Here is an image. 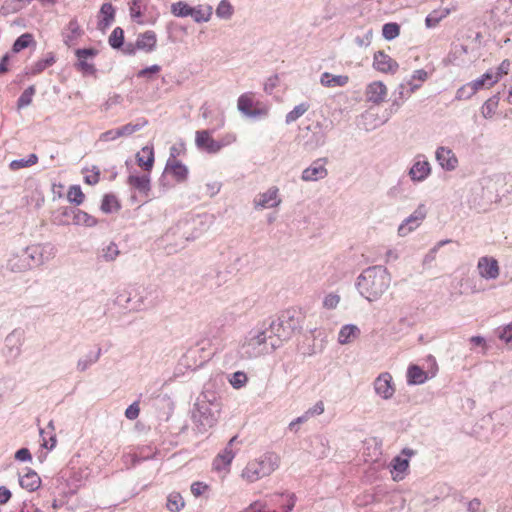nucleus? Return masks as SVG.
Returning <instances> with one entry per match:
<instances>
[{
  "mask_svg": "<svg viewBox=\"0 0 512 512\" xmlns=\"http://www.w3.org/2000/svg\"><path fill=\"white\" fill-rule=\"evenodd\" d=\"M222 410L220 397L212 391H203L192 411V421L199 433H205L216 425Z\"/></svg>",
  "mask_w": 512,
  "mask_h": 512,
  "instance_id": "1",
  "label": "nucleus"
},
{
  "mask_svg": "<svg viewBox=\"0 0 512 512\" xmlns=\"http://www.w3.org/2000/svg\"><path fill=\"white\" fill-rule=\"evenodd\" d=\"M391 276L387 268L375 265L366 268L357 278L356 287L360 295L369 302L378 300L389 288Z\"/></svg>",
  "mask_w": 512,
  "mask_h": 512,
  "instance_id": "2",
  "label": "nucleus"
},
{
  "mask_svg": "<svg viewBox=\"0 0 512 512\" xmlns=\"http://www.w3.org/2000/svg\"><path fill=\"white\" fill-rule=\"evenodd\" d=\"M280 347L279 341H274L266 327V322L261 326L251 329L240 345L239 354L242 359H253L272 353Z\"/></svg>",
  "mask_w": 512,
  "mask_h": 512,
  "instance_id": "3",
  "label": "nucleus"
},
{
  "mask_svg": "<svg viewBox=\"0 0 512 512\" xmlns=\"http://www.w3.org/2000/svg\"><path fill=\"white\" fill-rule=\"evenodd\" d=\"M279 463L280 458L276 453L267 452L259 458L249 461L241 475L243 479L253 483L272 474L279 467Z\"/></svg>",
  "mask_w": 512,
  "mask_h": 512,
  "instance_id": "4",
  "label": "nucleus"
},
{
  "mask_svg": "<svg viewBox=\"0 0 512 512\" xmlns=\"http://www.w3.org/2000/svg\"><path fill=\"white\" fill-rule=\"evenodd\" d=\"M266 327L270 336L274 341H279L280 345L283 341L289 340L301 328L298 318L294 317L290 311L282 313L277 319L266 323Z\"/></svg>",
  "mask_w": 512,
  "mask_h": 512,
  "instance_id": "5",
  "label": "nucleus"
},
{
  "mask_svg": "<svg viewBox=\"0 0 512 512\" xmlns=\"http://www.w3.org/2000/svg\"><path fill=\"white\" fill-rule=\"evenodd\" d=\"M280 505L283 512H290L295 506V497L293 494L277 493L269 496L268 500H257L251 503L241 512H277L275 506Z\"/></svg>",
  "mask_w": 512,
  "mask_h": 512,
  "instance_id": "6",
  "label": "nucleus"
},
{
  "mask_svg": "<svg viewBox=\"0 0 512 512\" xmlns=\"http://www.w3.org/2000/svg\"><path fill=\"white\" fill-rule=\"evenodd\" d=\"M23 250L31 269L44 265L56 255V249L50 243L33 244Z\"/></svg>",
  "mask_w": 512,
  "mask_h": 512,
  "instance_id": "7",
  "label": "nucleus"
},
{
  "mask_svg": "<svg viewBox=\"0 0 512 512\" xmlns=\"http://www.w3.org/2000/svg\"><path fill=\"white\" fill-rule=\"evenodd\" d=\"M327 158H318L314 160L309 167L302 171L301 179L305 182H313L324 179L328 175L326 169Z\"/></svg>",
  "mask_w": 512,
  "mask_h": 512,
  "instance_id": "8",
  "label": "nucleus"
},
{
  "mask_svg": "<svg viewBox=\"0 0 512 512\" xmlns=\"http://www.w3.org/2000/svg\"><path fill=\"white\" fill-rule=\"evenodd\" d=\"M426 217L425 205L420 204L417 209L408 216L398 227L399 236H406L420 226Z\"/></svg>",
  "mask_w": 512,
  "mask_h": 512,
  "instance_id": "9",
  "label": "nucleus"
},
{
  "mask_svg": "<svg viewBox=\"0 0 512 512\" xmlns=\"http://www.w3.org/2000/svg\"><path fill=\"white\" fill-rule=\"evenodd\" d=\"M373 386L375 393L384 400L391 399L395 393L393 378L389 372L379 374Z\"/></svg>",
  "mask_w": 512,
  "mask_h": 512,
  "instance_id": "10",
  "label": "nucleus"
},
{
  "mask_svg": "<svg viewBox=\"0 0 512 512\" xmlns=\"http://www.w3.org/2000/svg\"><path fill=\"white\" fill-rule=\"evenodd\" d=\"M190 222L187 220L179 221L176 226L170 228L165 234V240L170 241L173 237H179L180 242L176 243L181 248L184 247L186 241L195 240L198 237V234L188 233L190 229Z\"/></svg>",
  "mask_w": 512,
  "mask_h": 512,
  "instance_id": "11",
  "label": "nucleus"
},
{
  "mask_svg": "<svg viewBox=\"0 0 512 512\" xmlns=\"http://www.w3.org/2000/svg\"><path fill=\"white\" fill-rule=\"evenodd\" d=\"M215 130H200L196 132L195 144L198 149L209 154H216L221 150L218 140H214L211 135Z\"/></svg>",
  "mask_w": 512,
  "mask_h": 512,
  "instance_id": "12",
  "label": "nucleus"
},
{
  "mask_svg": "<svg viewBox=\"0 0 512 512\" xmlns=\"http://www.w3.org/2000/svg\"><path fill=\"white\" fill-rule=\"evenodd\" d=\"M253 203L255 209L278 207L281 204L279 189L276 186L270 187L266 192L258 194Z\"/></svg>",
  "mask_w": 512,
  "mask_h": 512,
  "instance_id": "13",
  "label": "nucleus"
},
{
  "mask_svg": "<svg viewBox=\"0 0 512 512\" xmlns=\"http://www.w3.org/2000/svg\"><path fill=\"white\" fill-rule=\"evenodd\" d=\"M98 54V50L95 48H80L75 51V55L78 59L75 67L78 71L84 74L93 75L96 73L94 64L87 62L88 57H95Z\"/></svg>",
  "mask_w": 512,
  "mask_h": 512,
  "instance_id": "14",
  "label": "nucleus"
},
{
  "mask_svg": "<svg viewBox=\"0 0 512 512\" xmlns=\"http://www.w3.org/2000/svg\"><path fill=\"white\" fill-rule=\"evenodd\" d=\"M176 148H171V155L170 158L166 162L165 170L164 172H170L172 173L173 177L177 182H184L188 177V168L181 163L180 161L176 160Z\"/></svg>",
  "mask_w": 512,
  "mask_h": 512,
  "instance_id": "15",
  "label": "nucleus"
},
{
  "mask_svg": "<svg viewBox=\"0 0 512 512\" xmlns=\"http://www.w3.org/2000/svg\"><path fill=\"white\" fill-rule=\"evenodd\" d=\"M477 268L480 276L486 280H494L500 273L498 261L488 256L479 259Z\"/></svg>",
  "mask_w": 512,
  "mask_h": 512,
  "instance_id": "16",
  "label": "nucleus"
},
{
  "mask_svg": "<svg viewBox=\"0 0 512 512\" xmlns=\"http://www.w3.org/2000/svg\"><path fill=\"white\" fill-rule=\"evenodd\" d=\"M373 67L383 73H395L399 64L384 51H377L374 54Z\"/></svg>",
  "mask_w": 512,
  "mask_h": 512,
  "instance_id": "17",
  "label": "nucleus"
},
{
  "mask_svg": "<svg viewBox=\"0 0 512 512\" xmlns=\"http://www.w3.org/2000/svg\"><path fill=\"white\" fill-rule=\"evenodd\" d=\"M431 173V167L427 160L424 159V156L419 155L416 158L415 163L409 169L408 175L411 180L414 182L424 181Z\"/></svg>",
  "mask_w": 512,
  "mask_h": 512,
  "instance_id": "18",
  "label": "nucleus"
},
{
  "mask_svg": "<svg viewBox=\"0 0 512 512\" xmlns=\"http://www.w3.org/2000/svg\"><path fill=\"white\" fill-rule=\"evenodd\" d=\"M435 154L436 160L444 170L453 171L458 166V159L450 148L438 147Z\"/></svg>",
  "mask_w": 512,
  "mask_h": 512,
  "instance_id": "19",
  "label": "nucleus"
},
{
  "mask_svg": "<svg viewBox=\"0 0 512 512\" xmlns=\"http://www.w3.org/2000/svg\"><path fill=\"white\" fill-rule=\"evenodd\" d=\"M365 96L368 102L380 104L387 96V88L381 81L372 82L367 86Z\"/></svg>",
  "mask_w": 512,
  "mask_h": 512,
  "instance_id": "20",
  "label": "nucleus"
},
{
  "mask_svg": "<svg viewBox=\"0 0 512 512\" xmlns=\"http://www.w3.org/2000/svg\"><path fill=\"white\" fill-rule=\"evenodd\" d=\"M24 254V250L22 249L20 252L13 253L10 258L7 260L6 267L8 270L14 273H22L28 270H31L30 265L27 261Z\"/></svg>",
  "mask_w": 512,
  "mask_h": 512,
  "instance_id": "21",
  "label": "nucleus"
},
{
  "mask_svg": "<svg viewBox=\"0 0 512 512\" xmlns=\"http://www.w3.org/2000/svg\"><path fill=\"white\" fill-rule=\"evenodd\" d=\"M114 19L115 9L113 5L109 2L103 3L99 11L97 28L104 32L113 23Z\"/></svg>",
  "mask_w": 512,
  "mask_h": 512,
  "instance_id": "22",
  "label": "nucleus"
},
{
  "mask_svg": "<svg viewBox=\"0 0 512 512\" xmlns=\"http://www.w3.org/2000/svg\"><path fill=\"white\" fill-rule=\"evenodd\" d=\"M82 34L83 30L81 29L78 21L76 19H72L69 21L65 31L63 32V41L68 47H71L76 44Z\"/></svg>",
  "mask_w": 512,
  "mask_h": 512,
  "instance_id": "23",
  "label": "nucleus"
},
{
  "mask_svg": "<svg viewBox=\"0 0 512 512\" xmlns=\"http://www.w3.org/2000/svg\"><path fill=\"white\" fill-rule=\"evenodd\" d=\"M136 162L144 171L150 172L154 165V149L152 146H145L136 154Z\"/></svg>",
  "mask_w": 512,
  "mask_h": 512,
  "instance_id": "24",
  "label": "nucleus"
},
{
  "mask_svg": "<svg viewBox=\"0 0 512 512\" xmlns=\"http://www.w3.org/2000/svg\"><path fill=\"white\" fill-rule=\"evenodd\" d=\"M157 37L154 31H146L144 33L139 34L136 40V47L139 50H143L146 52H152L156 48Z\"/></svg>",
  "mask_w": 512,
  "mask_h": 512,
  "instance_id": "25",
  "label": "nucleus"
},
{
  "mask_svg": "<svg viewBox=\"0 0 512 512\" xmlns=\"http://www.w3.org/2000/svg\"><path fill=\"white\" fill-rule=\"evenodd\" d=\"M406 377L409 385H421L428 380L427 372L416 364L408 367Z\"/></svg>",
  "mask_w": 512,
  "mask_h": 512,
  "instance_id": "26",
  "label": "nucleus"
},
{
  "mask_svg": "<svg viewBox=\"0 0 512 512\" xmlns=\"http://www.w3.org/2000/svg\"><path fill=\"white\" fill-rule=\"evenodd\" d=\"M19 484L29 492H34L40 487L41 479L35 471L28 469L27 473L19 478Z\"/></svg>",
  "mask_w": 512,
  "mask_h": 512,
  "instance_id": "27",
  "label": "nucleus"
},
{
  "mask_svg": "<svg viewBox=\"0 0 512 512\" xmlns=\"http://www.w3.org/2000/svg\"><path fill=\"white\" fill-rule=\"evenodd\" d=\"M127 183L138 190L140 193L148 195L151 190L150 176L149 175H130L127 179Z\"/></svg>",
  "mask_w": 512,
  "mask_h": 512,
  "instance_id": "28",
  "label": "nucleus"
},
{
  "mask_svg": "<svg viewBox=\"0 0 512 512\" xmlns=\"http://www.w3.org/2000/svg\"><path fill=\"white\" fill-rule=\"evenodd\" d=\"M360 335V329L354 324H346L341 327L338 334V342L342 345L351 343Z\"/></svg>",
  "mask_w": 512,
  "mask_h": 512,
  "instance_id": "29",
  "label": "nucleus"
},
{
  "mask_svg": "<svg viewBox=\"0 0 512 512\" xmlns=\"http://www.w3.org/2000/svg\"><path fill=\"white\" fill-rule=\"evenodd\" d=\"M74 221V207H63L53 214V222L57 225L67 226Z\"/></svg>",
  "mask_w": 512,
  "mask_h": 512,
  "instance_id": "30",
  "label": "nucleus"
},
{
  "mask_svg": "<svg viewBox=\"0 0 512 512\" xmlns=\"http://www.w3.org/2000/svg\"><path fill=\"white\" fill-rule=\"evenodd\" d=\"M348 81L347 75H332L329 72H324L320 78L321 84L325 87H343Z\"/></svg>",
  "mask_w": 512,
  "mask_h": 512,
  "instance_id": "31",
  "label": "nucleus"
},
{
  "mask_svg": "<svg viewBox=\"0 0 512 512\" xmlns=\"http://www.w3.org/2000/svg\"><path fill=\"white\" fill-rule=\"evenodd\" d=\"M451 13L449 8H439L430 12L425 19L427 28H435L444 18Z\"/></svg>",
  "mask_w": 512,
  "mask_h": 512,
  "instance_id": "32",
  "label": "nucleus"
},
{
  "mask_svg": "<svg viewBox=\"0 0 512 512\" xmlns=\"http://www.w3.org/2000/svg\"><path fill=\"white\" fill-rule=\"evenodd\" d=\"M428 79V72L424 69L415 70L411 76V79L407 82L409 86L408 95H411L418 90L422 83Z\"/></svg>",
  "mask_w": 512,
  "mask_h": 512,
  "instance_id": "33",
  "label": "nucleus"
},
{
  "mask_svg": "<svg viewBox=\"0 0 512 512\" xmlns=\"http://www.w3.org/2000/svg\"><path fill=\"white\" fill-rule=\"evenodd\" d=\"M72 224L93 227L97 224V219L85 211L74 208V221H72Z\"/></svg>",
  "mask_w": 512,
  "mask_h": 512,
  "instance_id": "34",
  "label": "nucleus"
},
{
  "mask_svg": "<svg viewBox=\"0 0 512 512\" xmlns=\"http://www.w3.org/2000/svg\"><path fill=\"white\" fill-rule=\"evenodd\" d=\"M500 101L499 93L494 94L487 99L481 107V113L484 118L490 119L494 116Z\"/></svg>",
  "mask_w": 512,
  "mask_h": 512,
  "instance_id": "35",
  "label": "nucleus"
},
{
  "mask_svg": "<svg viewBox=\"0 0 512 512\" xmlns=\"http://www.w3.org/2000/svg\"><path fill=\"white\" fill-rule=\"evenodd\" d=\"M5 345L8 348L11 357H17L21 352V341L19 335L13 331L5 339Z\"/></svg>",
  "mask_w": 512,
  "mask_h": 512,
  "instance_id": "36",
  "label": "nucleus"
},
{
  "mask_svg": "<svg viewBox=\"0 0 512 512\" xmlns=\"http://www.w3.org/2000/svg\"><path fill=\"white\" fill-rule=\"evenodd\" d=\"M185 506V501L179 492H171L167 496L166 507L170 512H179Z\"/></svg>",
  "mask_w": 512,
  "mask_h": 512,
  "instance_id": "37",
  "label": "nucleus"
},
{
  "mask_svg": "<svg viewBox=\"0 0 512 512\" xmlns=\"http://www.w3.org/2000/svg\"><path fill=\"white\" fill-rule=\"evenodd\" d=\"M316 128H320V124H316ZM326 142V135L321 129L319 131H314L312 134L311 140H308L304 143V146L308 150H314L318 147H321Z\"/></svg>",
  "mask_w": 512,
  "mask_h": 512,
  "instance_id": "38",
  "label": "nucleus"
},
{
  "mask_svg": "<svg viewBox=\"0 0 512 512\" xmlns=\"http://www.w3.org/2000/svg\"><path fill=\"white\" fill-rule=\"evenodd\" d=\"M118 199L113 194H105L102 199L100 209L102 212L109 214L120 209Z\"/></svg>",
  "mask_w": 512,
  "mask_h": 512,
  "instance_id": "39",
  "label": "nucleus"
},
{
  "mask_svg": "<svg viewBox=\"0 0 512 512\" xmlns=\"http://www.w3.org/2000/svg\"><path fill=\"white\" fill-rule=\"evenodd\" d=\"M31 45H35L34 37L31 33H24L20 35L12 46V51L18 53L21 50L28 48Z\"/></svg>",
  "mask_w": 512,
  "mask_h": 512,
  "instance_id": "40",
  "label": "nucleus"
},
{
  "mask_svg": "<svg viewBox=\"0 0 512 512\" xmlns=\"http://www.w3.org/2000/svg\"><path fill=\"white\" fill-rule=\"evenodd\" d=\"M234 457L235 454H230L229 452L219 453L213 460V468L217 471L227 468L231 464Z\"/></svg>",
  "mask_w": 512,
  "mask_h": 512,
  "instance_id": "41",
  "label": "nucleus"
},
{
  "mask_svg": "<svg viewBox=\"0 0 512 512\" xmlns=\"http://www.w3.org/2000/svg\"><path fill=\"white\" fill-rule=\"evenodd\" d=\"M147 123H148L147 120L142 119L141 121H138L135 124L128 123V124H125L117 129H118L120 137H127V136H130L133 133L141 130L143 127H145L147 125Z\"/></svg>",
  "mask_w": 512,
  "mask_h": 512,
  "instance_id": "42",
  "label": "nucleus"
},
{
  "mask_svg": "<svg viewBox=\"0 0 512 512\" xmlns=\"http://www.w3.org/2000/svg\"><path fill=\"white\" fill-rule=\"evenodd\" d=\"M38 162V156L34 153L29 154L27 159H16L10 162L11 170L16 171L25 167H30Z\"/></svg>",
  "mask_w": 512,
  "mask_h": 512,
  "instance_id": "43",
  "label": "nucleus"
},
{
  "mask_svg": "<svg viewBox=\"0 0 512 512\" xmlns=\"http://www.w3.org/2000/svg\"><path fill=\"white\" fill-rule=\"evenodd\" d=\"M55 57L52 53H49L46 58L40 59L31 67L30 74L37 75L44 71L47 67H50L54 64Z\"/></svg>",
  "mask_w": 512,
  "mask_h": 512,
  "instance_id": "44",
  "label": "nucleus"
},
{
  "mask_svg": "<svg viewBox=\"0 0 512 512\" xmlns=\"http://www.w3.org/2000/svg\"><path fill=\"white\" fill-rule=\"evenodd\" d=\"M193 13L190 17L197 23L207 22L210 20L212 15V7L208 6L206 9H202L201 6L192 7Z\"/></svg>",
  "mask_w": 512,
  "mask_h": 512,
  "instance_id": "45",
  "label": "nucleus"
},
{
  "mask_svg": "<svg viewBox=\"0 0 512 512\" xmlns=\"http://www.w3.org/2000/svg\"><path fill=\"white\" fill-rule=\"evenodd\" d=\"M171 13L176 17H188L192 15L193 10L187 3L179 1L171 5Z\"/></svg>",
  "mask_w": 512,
  "mask_h": 512,
  "instance_id": "46",
  "label": "nucleus"
},
{
  "mask_svg": "<svg viewBox=\"0 0 512 512\" xmlns=\"http://www.w3.org/2000/svg\"><path fill=\"white\" fill-rule=\"evenodd\" d=\"M309 109L308 103H300L295 106L293 110L287 113L285 122L286 124H291L295 122L298 118H300L307 110Z\"/></svg>",
  "mask_w": 512,
  "mask_h": 512,
  "instance_id": "47",
  "label": "nucleus"
},
{
  "mask_svg": "<svg viewBox=\"0 0 512 512\" xmlns=\"http://www.w3.org/2000/svg\"><path fill=\"white\" fill-rule=\"evenodd\" d=\"M108 42L113 49H120L124 45V30L121 27L114 28Z\"/></svg>",
  "mask_w": 512,
  "mask_h": 512,
  "instance_id": "48",
  "label": "nucleus"
},
{
  "mask_svg": "<svg viewBox=\"0 0 512 512\" xmlns=\"http://www.w3.org/2000/svg\"><path fill=\"white\" fill-rule=\"evenodd\" d=\"M253 101L246 95H241L238 98V109L247 116H256L257 112L252 110Z\"/></svg>",
  "mask_w": 512,
  "mask_h": 512,
  "instance_id": "49",
  "label": "nucleus"
},
{
  "mask_svg": "<svg viewBox=\"0 0 512 512\" xmlns=\"http://www.w3.org/2000/svg\"><path fill=\"white\" fill-rule=\"evenodd\" d=\"M400 34V26L397 23L389 22L383 25L382 35L383 38L391 41L397 38Z\"/></svg>",
  "mask_w": 512,
  "mask_h": 512,
  "instance_id": "50",
  "label": "nucleus"
},
{
  "mask_svg": "<svg viewBox=\"0 0 512 512\" xmlns=\"http://www.w3.org/2000/svg\"><path fill=\"white\" fill-rule=\"evenodd\" d=\"M35 91L36 90L34 85L27 87L17 100V108L22 109L24 107L29 106L32 102V98L35 94Z\"/></svg>",
  "mask_w": 512,
  "mask_h": 512,
  "instance_id": "51",
  "label": "nucleus"
},
{
  "mask_svg": "<svg viewBox=\"0 0 512 512\" xmlns=\"http://www.w3.org/2000/svg\"><path fill=\"white\" fill-rule=\"evenodd\" d=\"M101 355V349L99 348L94 355H87L85 359H79L77 362V369L81 372L87 370L93 363H96Z\"/></svg>",
  "mask_w": 512,
  "mask_h": 512,
  "instance_id": "52",
  "label": "nucleus"
},
{
  "mask_svg": "<svg viewBox=\"0 0 512 512\" xmlns=\"http://www.w3.org/2000/svg\"><path fill=\"white\" fill-rule=\"evenodd\" d=\"M67 197L71 203L76 205L82 204L85 198L79 185L71 186L68 190Z\"/></svg>",
  "mask_w": 512,
  "mask_h": 512,
  "instance_id": "53",
  "label": "nucleus"
},
{
  "mask_svg": "<svg viewBox=\"0 0 512 512\" xmlns=\"http://www.w3.org/2000/svg\"><path fill=\"white\" fill-rule=\"evenodd\" d=\"M233 14V7L228 0H221L216 8V15L221 19H229Z\"/></svg>",
  "mask_w": 512,
  "mask_h": 512,
  "instance_id": "54",
  "label": "nucleus"
},
{
  "mask_svg": "<svg viewBox=\"0 0 512 512\" xmlns=\"http://www.w3.org/2000/svg\"><path fill=\"white\" fill-rule=\"evenodd\" d=\"M229 381L233 388L240 389L247 383L248 377L246 373L242 371H237L232 374V377L230 378Z\"/></svg>",
  "mask_w": 512,
  "mask_h": 512,
  "instance_id": "55",
  "label": "nucleus"
},
{
  "mask_svg": "<svg viewBox=\"0 0 512 512\" xmlns=\"http://www.w3.org/2000/svg\"><path fill=\"white\" fill-rule=\"evenodd\" d=\"M102 257L106 260V261H113L116 259V257L119 255V250H118V246L114 243V242H111L109 245H107L105 248H103L102 250Z\"/></svg>",
  "mask_w": 512,
  "mask_h": 512,
  "instance_id": "56",
  "label": "nucleus"
},
{
  "mask_svg": "<svg viewBox=\"0 0 512 512\" xmlns=\"http://www.w3.org/2000/svg\"><path fill=\"white\" fill-rule=\"evenodd\" d=\"M392 467L397 473H403L409 467V460L401 456H396L392 460Z\"/></svg>",
  "mask_w": 512,
  "mask_h": 512,
  "instance_id": "57",
  "label": "nucleus"
},
{
  "mask_svg": "<svg viewBox=\"0 0 512 512\" xmlns=\"http://www.w3.org/2000/svg\"><path fill=\"white\" fill-rule=\"evenodd\" d=\"M398 94V97H396L392 103V106H397L399 107L404 99L410 97L411 95H408V89H406L405 87V84H400L397 88V90L395 91V94Z\"/></svg>",
  "mask_w": 512,
  "mask_h": 512,
  "instance_id": "58",
  "label": "nucleus"
},
{
  "mask_svg": "<svg viewBox=\"0 0 512 512\" xmlns=\"http://www.w3.org/2000/svg\"><path fill=\"white\" fill-rule=\"evenodd\" d=\"M450 241L451 240H449V239L441 240L433 248H431L430 251L424 257V260H423L424 264L432 262L435 259L439 248L442 247L443 245L449 243Z\"/></svg>",
  "mask_w": 512,
  "mask_h": 512,
  "instance_id": "59",
  "label": "nucleus"
},
{
  "mask_svg": "<svg viewBox=\"0 0 512 512\" xmlns=\"http://www.w3.org/2000/svg\"><path fill=\"white\" fill-rule=\"evenodd\" d=\"M340 302V296L334 293H330L324 297L323 306L327 309H334Z\"/></svg>",
  "mask_w": 512,
  "mask_h": 512,
  "instance_id": "60",
  "label": "nucleus"
},
{
  "mask_svg": "<svg viewBox=\"0 0 512 512\" xmlns=\"http://www.w3.org/2000/svg\"><path fill=\"white\" fill-rule=\"evenodd\" d=\"M470 88L471 87H470L469 83L461 86L456 91L455 98L457 100H467V99H470L474 95L473 91H471Z\"/></svg>",
  "mask_w": 512,
  "mask_h": 512,
  "instance_id": "61",
  "label": "nucleus"
},
{
  "mask_svg": "<svg viewBox=\"0 0 512 512\" xmlns=\"http://www.w3.org/2000/svg\"><path fill=\"white\" fill-rule=\"evenodd\" d=\"M498 337L505 343H512V323L499 328Z\"/></svg>",
  "mask_w": 512,
  "mask_h": 512,
  "instance_id": "62",
  "label": "nucleus"
},
{
  "mask_svg": "<svg viewBox=\"0 0 512 512\" xmlns=\"http://www.w3.org/2000/svg\"><path fill=\"white\" fill-rule=\"evenodd\" d=\"M208 490H209V486L204 482L196 481L191 484V493L195 497H199V496L203 495Z\"/></svg>",
  "mask_w": 512,
  "mask_h": 512,
  "instance_id": "63",
  "label": "nucleus"
},
{
  "mask_svg": "<svg viewBox=\"0 0 512 512\" xmlns=\"http://www.w3.org/2000/svg\"><path fill=\"white\" fill-rule=\"evenodd\" d=\"M373 37L372 29H369L363 36H357L355 38V43L359 47H368L371 44V40Z\"/></svg>",
  "mask_w": 512,
  "mask_h": 512,
  "instance_id": "64",
  "label": "nucleus"
}]
</instances>
